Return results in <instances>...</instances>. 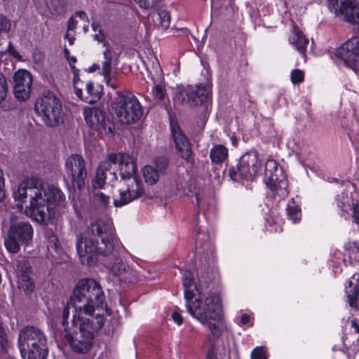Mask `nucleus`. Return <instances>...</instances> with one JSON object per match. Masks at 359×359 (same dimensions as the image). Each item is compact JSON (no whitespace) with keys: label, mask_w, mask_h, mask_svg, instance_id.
<instances>
[{"label":"nucleus","mask_w":359,"mask_h":359,"mask_svg":"<svg viewBox=\"0 0 359 359\" xmlns=\"http://www.w3.org/2000/svg\"><path fill=\"white\" fill-rule=\"evenodd\" d=\"M105 297L95 280H79L62 314L64 337L72 349L79 353L90 351L95 333L104 325Z\"/></svg>","instance_id":"nucleus-1"},{"label":"nucleus","mask_w":359,"mask_h":359,"mask_svg":"<svg viewBox=\"0 0 359 359\" xmlns=\"http://www.w3.org/2000/svg\"><path fill=\"white\" fill-rule=\"evenodd\" d=\"M13 196L18 208L29 198V205L25 208V214L39 223H46L55 215L57 208L65 205V196L58 188L46 185L36 176L25 177L18 185Z\"/></svg>","instance_id":"nucleus-2"},{"label":"nucleus","mask_w":359,"mask_h":359,"mask_svg":"<svg viewBox=\"0 0 359 359\" xmlns=\"http://www.w3.org/2000/svg\"><path fill=\"white\" fill-rule=\"evenodd\" d=\"M115 168H118L121 180L118 195L114 198L115 207H122L139 198L144 192V187L137 175V165L134 158L125 154H111L100 163L95 176V185L102 187L107 175L116 179Z\"/></svg>","instance_id":"nucleus-3"},{"label":"nucleus","mask_w":359,"mask_h":359,"mask_svg":"<svg viewBox=\"0 0 359 359\" xmlns=\"http://www.w3.org/2000/svg\"><path fill=\"white\" fill-rule=\"evenodd\" d=\"M182 284L189 313L206 326L213 337H219L226 328L219 297L201 292L190 271L183 272Z\"/></svg>","instance_id":"nucleus-4"},{"label":"nucleus","mask_w":359,"mask_h":359,"mask_svg":"<svg viewBox=\"0 0 359 359\" xmlns=\"http://www.w3.org/2000/svg\"><path fill=\"white\" fill-rule=\"evenodd\" d=\"M114 229L102 220L93 222L76 243V250L82 264L94 265L98 255L108 256L115 243Z\"/></svg>","instance_id":"nucleus-5"},{"label":"nucleus","mask_w":359,"mask_h":359,"mask_svg":"<svg viewBox=\"0 0 359 359\" xmlns=\"http://www.w3.org/2000/svg\"><path fill=\"white\" fill-rule=\"evenodd\" d=\"M18 347L23 359H45L48 349L43 331L34 326L23 328L18 334Z\"/></svg>","instance_id":"nucleus-6"},{"label":"nucleus","mask_w":359,"mask_h":359,"mask_svg":"<svg viewBox=\"0 0 359 359\" xmlns=\"http://www.w3.org/2000/svg\"><path fill=\"white\" fill-rule=\"evenodd\" d=\"M116 95L112 108L118 121L124 124L137 121L142 115V108L138 99L128 92L125 94L116 92Z\"/></svg>","instance_id":"nucleus-7"},{"label":"nucleus","mask_w":359,"mask_h":359,"mask_svg":"<svg viewBox=\"0 0 359 359\" xmlns=\"http://www.w3.org/2000/svg\"><path fill=\"white\" fill-rule=\"evenodd\" d=\"M34 107L47 126L54 127L62 121L61 102L53 93L48 91L39 97L35 102Z\"/></svg>","instance_id":"nucleus-8"},{"label":"nucleus","mask_w":359,"mask_h":359,"mask_svg":"<svg viewBox=\"0 0 359 359\" xmlns=\"http://www.w3.org/2000/svg\"><path fill=\"white\" fill-rule=\"evenodd\" d=\"M33 237V228L29 222H19L11 225L4 245L11 253H17L21 244L27 245Z\"/></svg>","instance_id":"nucleus-9"},{"label":"nucleus","mask_w":359,"mask_h":359,"mask_svg":"<svg viewBox=\"0 0 359 359\" xmlns=\"http://www.w3.org/2000/svg\"><path fill=\"white\" fill-rule=\"evenodd\" d=\"M257 152L248 153L243 155L236 166L231 167L229 170V175L233 181L241 180H250L255 176L260 168Z\"/></svg>","instance_id":"nucleus-10"},{"label":"nucleus","mask_w":359,"mask_h":359,"mask_svg":"<svg viewBox=\"0 0 359 359\" xmlns=\"http://www.w3.org/2000/svg\"><path fill=\"white\" fill-rule=\"evenodd\" d=\"M278 172L282 173V170H278L277 162L272 158L267 159L265 163L264 182L275 196L284 198L288 195V182L284 176L279 179Z\"/></svg>","instance_id":"nucleus-11"},{"label":"nucleus","mask_w":359,"mask_h":359,"mask_svg":"<svg viewBox=\"0 0 359 359\" xmlns=\"http://www.w3.org/2000/svg\"><path fill=\"white\" fill-rule=\"evenodd\" d=\"M83 115L88 126L101 135L111 137L114 124L106 113L97 107H87L84 109Z\"/></svg>","instance_id":"nucleus-12"},{"label":"nucleus","mask_w":359,"mask_h":359,"mask_svg":"<svg viewBox=\"0 0 359 359\" xmlns=\"http://www.w3.org/2000/svg\"><path fill=\"white\" fill-rule=\"evenodd\" d=\"M94 39L100 42H103L105 50L103 51L104 60L102 62L101 74L104 77L106 85L114 90L118 87V71L116 67L112 66V50L109 44L104 41V35L100 30L95 34ZM116 66V65H114Z\"/></svg>","instance_id":"nucleus-13"},{"label":"nucleus","mask_w":359,"mask_h":359,"mask_svg":"<svg viewBox=\"0 0 359 359\" xmlns=\"http://www.w3.org/2000/svg\"><path fill=\"white\" fill-rule=\"evenodd\" d=\"M65 170L67 175L71 177L73 186L76 187L78 189H81L87 177L83 158L79 154L70 155L66 160Z\"/></svg>","instance_id":"nucleus-14"},{"label":"nucleus","mask_w":359,"mask_h":359,"mask_svg":"<svg viewBox=\"0 0 359 359\" xmlns=\"http://www.w3.org/2000/svg\"><path fill=\"white\" fill-rule=\"evenodd\" d=\"M335 55L354 71H359V37L346 41L336 49Z\"/></svg>","instance_id":"nucleus-15"},{"label":"nucleus","mask_w":359,"mask_h":359,"mask_svg":"<svg viewBox=\"0 0 359 359\" xmlns=\"http://www.w3.org/2000/svg\"><path fill=\"white\" fill-rule=\"evenodd\" d=\"M329 7L336 15L351 23H359V6L352 0H327Z\"/></svg>","instance_id":"nucleus-16"},{"label":"nucleus","mask_w":359,"mask_h":359,"mask_svg":"<svg viewBox=\"0 0 359 359\" xmlns=\"http://www.w3.org/2000/svg\"><path fill=\"white\" fill-rule=\"evenodd\" d=\"M208 89L204 86H189L182 90L175 97V100L182 101V103L190 107L196 106L199 103L206 102L208 99Z\"/></svg>","instance_id":"nucleus-17"},{"label":"nucleus","mask_w":359,"mask_h":359,"mask_svg":"<svg viewBox=\"0 0 359 359\" xmlns=\"http://www.w3.org/2000/svg\"><path fill=\"white\" fill-rule=\"evenodd\" d=\"M32 85L31 74L25 69H20L13 76V91L19 100H26L30 96Z\"/></svg>","instance_id":"nucleus-18"},{"label":"nucleus","mask_w":359,"mask_h":359,"mask_svg":"<svg viewBox=\"0 0 359 359\" xmlns=\"http://www.w3.org/2000/svg\"><path fill=\"white\" fill-rule=\"evenodd\" d=\"M153 72H150L154 86L151 89L153 98L158 102H165L167 98L165 86L163 81V74L159 62L156 60L153 64Z\"/></svg>","instance_id":"nucleus-19"},{"label":"nucleus","mask_w":359,"mask_h":359,"mask_svg":"<svg viewBox=\"0 0 359 359\" xmlns=\"http://www.w3.org/2000/svg\"><path fill=\"white\" fill-rule=\"evenodd\" d=\"M171 131L176 149L180 153L182 158L188 161L191 156L189 141L177 123H171Z\"/></svg>","instance_id":"nucleus-20"},{"label":"nucleus","mask_w":359,"mask_h":359,"mask_svg":"<svg viewBox=\"0 0 359 359\" xmlns=\"http://www.w3.org/2000/svg\"><path fill=\"white\" fill-rule=\"evenodd\" d=\"M115 276H119L121 281L133 283L136 281L135 272L122 262L120 258H116L110 266Z\"/></svg>","instance_id":"nucleus-21"},{"label":"nucleus","mask_w":359,"mask_h":359,"mask_svg":"<svg viewBox=\"0 0 359 359\" xmlns=\"http://www.w3.org/2000/svg\"><path fill=\"white\" fill-rule=\"evenodd\" d=\"M289 43L301 54L305 55V51L309 44V39L296 25H292L291 35L288 38Z\"/></svg>","instance_id":"nucleus-22"},{"label":"nucleus","mask_w":359,"mask_h":359,"mask_svg":"<svg viewBox=\"0 0 359 359\" xmlns=\"http://www.w3.org/2000/svg\"><path fill=\"white\" fill-rule=\"evenodd\" d=\"M337 205L340 210V215L345 218H347L350 214L352 206L354 205L355 201L353 200L351 196H349L347 193H341L337 197Z\"/></svg>","instance_id":"nucleus-23"},{"label":"nucleus","mask_w":359,"mask_h":359,"mask_svg":"<svg viewBox=\"0 0 359 359\" xmlns=\"http://www.w3.org/2000/svg\"><path fill=\"white\" fill-rule=\"evenodd\" d=\"M359 292V273H355L351 278L348 285L346 287L348 304L353 307L355 305Z\"/></svg>","instance_id":"nucleus-24"},{"label":"nucleus","mask_w":359,"mask_h":359,"mask_svg":"<svg viewBox=\"0 0 359 359\" xmlns=\"http://www.w3.org/2000/svg\"><path fill=\"white\" fill-rule=\"evenodd\" d=\"M44 1L52 18L62 15L66 11L63 0H44Z\"/></svg>","instance_id":"nucleus-25"},{"label":"nucleus","mask_w":359,"mask_h":359,"mask_svg":"<svg viewBox=\"0 0 359 359\" xmlns=\"http://www.w3.org/2000/svg\"><path fill=\"white\" fill-rule=\"evenodd\" d=\"M94 191L93 192V202L100 208H107L110 203V196L103 193L100 189L104 187H98L95 185V180L93 182Z\"/></svg>","instance_id":"nucleus-26"},{"label":"nucleus","mask_w":359,"mask_h":359,"mask_svg":"<svg viewBox=\"0 0 359 359\" xmlns=\"http://www.w3.org/2000/svg\"><path fill=\"white\" fill-rule=\"evenodd\" d=\"M210 157L213 163H223L228 157V149L223 145H216L210 149Z\"/></svg>","instance_id":"nucleus-27"},{"label":"nucleus","mask_w":359,"mask_h":359,"mask_svg":"<svg viewBox=\"0 0 359 359\" xmlns=\"http://www.w3.org/2000/svg\"><path fill=\"white\" fill-rule=\"evenodd\" d=\"M13 264L15 271L18 277L29 274L31 266L28 260L24 257H18V258L14 261Z\"/></svg>","instance_id":"nucleus-28"},{"label":"nucleus","mask_w":359,"mask_h":359,"mask_svg":"<svg viewBox=\"0 0 359 359\" xmlns=\"http://www.w3.org/2000/svg\"><path fill=\"white\" fill-rule=\"evenodd\" d=\"M142 174L145 182L149 184H154L159 178L158 172L151 165H145L142 168Z\"/></svg>","instance_id":"nucleus-29"},{"label":"nucleus","mask_w":359,"mask_h":359,"mask_svg":"<svg viewBox=\"0 0 359 359\" xmlns=\"http://www.w3.org/2000/svg\"><path fill=\"white\" fill-rule=\"evenodd\" d=\"M287 215L292 223L298 222L301 219V210L292 201L286 208Z\"/></svg>","instance_id":"nucleus-30"},{"label":"nucleus","mask_w":359,"mask_h":359,"mask_svg":"<svg viewBox=\"0 0 359 359\" xmlns=\"http://www.w3.org/2000/svg\"><path fill=\"white\" fill-rule=\"evenodd\" d=\"M155 15L157 17L158 25L162 29H165L169 27L170 24V16L167 11L164 9H158Z\"/></svg>","instance_id":"nucleus-31"},{"label":"nucleus","mask_w":359,"mask_h":359,"mask_svg":"<svg viewBox=\"0 0 359 359\" xmlns=\"http://www.w3.org/2000/svg\"><path fill=\"white\" fill-rule=\"evenodd\" d=\"M19 287L25 292H32L35 287L34 284L29 275L18 277Z\"/></svg>","instance_id":"nucleus-32"},{"label":"nucleus","mask_w":359,"mask_h":359,"mask_svg":"<svg viewBox=\"0 0 359 359\" xmlns=\"http://www.w3.org/2000/svg\"><path fill=\"white\" fill-rule=\"evenodd\" d=\"M72 72L74 74L73 83L75 94L80 98H82L81 88L78 86V84L83 85V83L80 80L79 76V69L75 66H72Z\"/></svg>","instance_id":"nucleus-33"},{"label":"nucleus","mask_w":359,"mask_h":359,"mask_svg":"<svg viewBox=\"0 0 359 359\" xmlns=\"http://www.w3.org/2000/svg\"><path fill=\"white\" fill-rule=\"evenodd\" d=\"M7 88L8 86L6 78L0 73V103L2 102L6 97Z\"/></svg>","instance_id":"nucleus-34"},{"label":"nucleus","mask_w":359,"mask_h":359,"mask_svg":"<svg viewBox=\"0 0 359 359\" xmlns=\"http://www.w3.org/2000/svg\"><path fill=\"white\" fill-rule=\"evenodd\" d=\"M304 73L303 71L297 69L291 72V81L294 84L299 83L304 81Z\"/></svg>","instance_id":"nucleus-35"},{"label":"nucleus","mask_w":359,"mask_h":359,"mask_svg":"<svg viewBox=\"0 0 359 359\" xmlns=\"http://www.w3.org/2000/svg\"><path fill=\"white\" fill-rule=\"evenodd\" d=\"M251 359H268L265 348H255L251 353Z\"/></svg>","instance_id":"nucleus-36"},{"label":"nucleus","mask_w":359,"mask_h":359,"mask_svg":"<svg viewBox=\"0 0 359 359\" xmlns=\"http://www.w3.org/2000/svg\"><path fill=\"white\" fill-rule=\"evenodd\" d=\"M209 238V236L207 235H198L196 238V250L198 251V252L201 253V249H204L205 246L210 247V243H207L206 242L205 244L202 243L203 241H206Z\"/></svg>","instance_id":"nucleus-37"},{"label":"nucleus","mask_w":359,"mask_h":359,"mask_svg":"<svg viewBox=\"0 0 359 359\" xmlns=\"http://www.w3.org/2000/svg\"><path fill=\"white\" fill-rule=\"evenodd\" d=\"M353 219V222L358 224H359V201H355V203L351 208V214Z\"/></svg>","instance_id":"nucleus-38"},{"label":"nucleus","mask_w":359,"mask_h":359,"mask_svg":"<svg viewBox=\"0 0 359 359\" xmlns=\"http://www.w3.org/2000/svg\"><path fill=\"white\" fill-rule=\"evenodd\" d=\"M6 197L5 190V179L4 177V172L0 169V202L3 201Z\"/></svg>","instance_id":"nucleus-39"},{"label":"nucleus","mask_w":359,"mask_h":359,"mask_svg":"<svg viewBox=\"0 0 359 359\" xmlns=\"http://www.w3.org/2000/svg\"><path fill=\"white\" fill-rule=\"evenodd\" d=\"M155 164L159 171H162L167 167L168 161L165 158L160 157L155 159Z\"/></svg>","instance_id":"nucleus-40"},{"label":"nucleus","mask_w":359,"mask_h":359,"mask_svg":"<svg viewBox=\"0 0 359 359\" xmlns=\"http://www.w3.org/2000/svg\"><path fill=\"white\" fill-rule=\"evenodd\" d=\"M8 53L12 55L13 57L17 59L18 60H22V56L18 53V51L15 49V48L12 45L11 43L8 44V48H7Z\"/></svg>","instance_id":"nucleus-41"},{"label":"nucleus","mask_w":359,"mask_h":359,"mask_svg":"<svg viewBox=\"0 0 359 359\" xmlns=\"http://www.w3.org/2000/svg\"><path fill=\"white\" fill-rule=\"evenodd\" d=\"M78 21L74 16L71 17L68 20L67 32H74L77 27Z\"/></svg>","instance_id":"nucleus-42"},{"label":"nucleus","mask_w":359,"mask_h":359,"mask_svg":"<svg viewBox=\"0 0 359 359\" xmlns=\"http://www.w3.org/2000/svg\"><path fill=\"white\" fill-rule=\"evenodd\" d=\"M172 318L173 320L178 325H180L183 323V317L182 315L177 311H175L172 313Z\"/></svg>","instance_id":"nucleus-43"},{"label":"nucleus","mask_w":359,"mask_h":359,"mask_svg":"<svg viewBox=\"0 0 359 359\" xmlns=\"http://www.w3.org/2000/svg\"><path fill=\"white\" fill-rule=\"evenodd\" d=\"M230 354V346L229 344L227 343L226 345L224 343H223V347L222 350L219 351V355L223 357H229Z\"/></svg>","instance_id":"nucleus-44"},{"label":"nucleus","mask_w":359,"mask_h":359,"mask_svg":"<svg viewBox=\"0 0 359 359\" xmlns=\"http://www.w3.org/2000/svg\"><path fill=\"white\" fill-rule=\"evenodd\" d=\"M250 321V317L248 314H243L241 317L240 322L238 325L240 326L247 325Z\"/></svg>","instance_id":"nucleus-45"},{"label":"nucleus","mask_w":359,"mask_h":359,"mask_svg":"<svg viewBox=\"0 0 359 359\" xmlns=\"http://www.w3.org/2000/svg\"><path fill=\"white\" fill-rule=\"evenodd\" d=\"M217 353H216L215 348L211 346L207 353V359H217Z\"/></svg>","instance_id":"nucleus-46"},{"label":"nucleus","mask_w":359,"mask_h":359,"mask_svg":"<svg viewBox=\"0 0 359 359\" xmlns=\"http://www.w3.org/2000/svg\"><path fill=\"white\" fill-rule=\"evenodd\" d=\"M93 88H94L93 82L89 81L86 84V90L88 95H94Z\"/></svg>","instance_id":"nucleus-47"},{"label":"nucleus","mask_w":359,"mask_h":359,"mask_svg":"<svg viewBox=\"0 0 359 359\" xmlns=\"http://www.w3.org/2000/svg\"><path fill=\"white\" fill-rule=\"evenodd\" d=\"M65 38L68 40L69 45H73L75 40V37L73 34L70 32H66Z\"/></svg>","instance_id":"nucleus-48"},{"label":"nucleus","mask_w":359,"mask_h":359,"mask_svg":"<svg viewBox=\"0 0 359 359\" xmlns=\"http://www.w3.org/2000/svg\"><path fill=\"white\" fill-rule=\"evenodd\" d=\"M67 60L69 61L70 68L72 69V66H74V64L76 62V58L74 56H69L67 57Z\"/></svg>","instance_id":"nucleus-49"},{"label":"nucleus","mask_w":359,"mask_h":359,"mask_svg":"<svg viewBox=\"0 0 359 359\" xmlns=\"http://www.w3.org/2000/svg\"><path fill=\"white\" fill-rule=\"evenodd\" d=\"M74 17H75V16L79 17V18L83 19V20L86 19V17H87V15H86V13H85V12H83V11H78V12H76V13L74 14Z\"/></svg>","instance_id":"nucleus-50"},{"label":"nucleus","mask_w":359,"mask_h":359,"mask_svg":"<svg viewBox=\"0 0 359 359\" xmlns=\"http://www.w3.org/2000/svg\"><path fill=\"white\" fill-rule=\"evenodd\" d=\"M100 69V67H99L98 65H93L92 67H90L89 68V71L90 72H95V71H96L97 69Z\"/></svg>","instance_id":"nucleus-51"},{"label":"nucleus","mask_w":359,"mask_h":359,"mask_svg":"<svg viewBox=\"0 0 359 359\" xmlns=\"http://www.w3.org/2000/svg\"><path fill=\"white\" fill-rule=\"evenodd\" d=\"M353 245L354 249H355V250L359 252V242H353Z\"/></svg>","instance_id":"nucleus-52"},{"label":"nucleus","mask_w":359,"mask_h":359,"mask_svg":"<svg viewBox=\"0 0 359 359\" xmlns=\"http://www.w3.org/2000/svg\"><path fill=\"white\" fill-rule=\"evenodd\" d=\"M65 55L67 58L70 56L69 50L67 48H65Z\"/></svg>","instance_id":"nucleus-53"},{"label":"nucleus","mask_w":359,"mask_h":359,"mask_svg":"<svg viewBox=\"0 0 359 359\" xmlns=\"http://www.w3.org/2000/svg\"><path fill=\"white\" fill-rule=\"evenodd\" d=\"M196 203L197 205L199 206L201 205V201L198 195H196Z\"/></svg>","instance_id":"nucleus-54"},{"label":"nucleus","mask_w":359,"mask_h":359,"mask_svg":"<svg viewBox=\"0 0 359 359\" xmlns=\"http://www.w3.org/2000/svg\"><path fill=\"white\" fill-rule=\"evenodd\" d=\"M97 26H96L95 24H93V28L95 31H96V28Z\"/></svg>","instance_id":"nucleus-55"},{"label":"nucleus","mask_w":359,"mask_h":359,"mask_svg":"<svg viewBox=\"0 0 359 359\" xmlns=\"http://www.w3.org/2000/svg\"><path fill=\"white\" fill-rule=\"evenodd\" d=\"M83 85H81V84H78V86L81 87L82 88Z\"/></svg>","instance_id":"nucleus-56"}]
</instances>
